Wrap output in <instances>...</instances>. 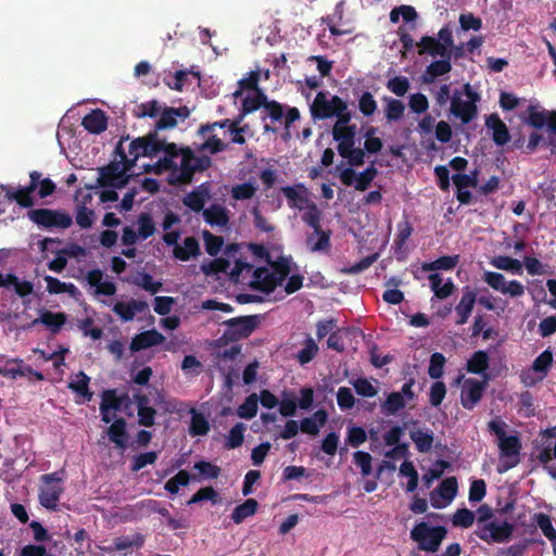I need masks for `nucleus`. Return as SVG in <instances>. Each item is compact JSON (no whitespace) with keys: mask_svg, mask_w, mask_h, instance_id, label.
<instances>
[{"mask_svg":"<svg viewBox=\"0 0 556 556\" xmlns=\"http://www.w3.org/2000/svg\"><path fill=\"white\" fill-rule=\"evenodd\" d=\"M230 125V119L216 122L202 126L199 130L203 142L200 143V150L203 152L216 153L227 147L226 126Z\"/></svg>","mask_w":556,"mask_h":556,"instance_id":"nucleus-9","label":"nucleus"},{"mask_svg":"<svg viewBox=\"0 0 556 556\" xmlns=\"http://www.w3.org/2000/svg\"><path fill=\"white\" fill-rule=\"evenodd\" d=\"M533 521L541 529L542 533L556 546V530L552 523V519L544 513H538L533 516Z\"/></svg>","mask_w":556,"mask_h":556,"instance_id":"nucleus-49","label":"nucleus"},{"mask_svg":"<svg viewBox=\"0 0 556 556\" xmlns=\"http://www.w3.org/2000/svg\"><path fill=\"white\" fill-rule=\"evenodd\" d=\"M239 122H231L230 125L226 126L227 131V143L233 142L243 144L245 142L244 134L249 131L248 126L238 127Z\"/></svg>","mask_w":556,"mask_h":556,"instance_id":"nucleus-60","label":"nucleus"},{"mask_svg":"<svg viewBox=\"0 0 556 556\" xmlns=\"http://www.w3.org/2000/svg\"><path fill=\"white\" fill-rule=\"evenodd\" d=\"M110 440L118 447L119 450L126 448L127 443V433H126V422L124 419H116L106 431Z\"/></svg>","mask_w":556,"mask_h":556,"instance_id":"nucleus-39","label":"nucleus"},{"mask_svg":"<svg viewBox=\"0 0 556 556\" xmlns=\"http://www.w3.org/2000/svg\"><path fill=\"white\" fill-rule=\"evenodd\" d=\"M386 86L395 96L404 97L410 88V83L405 76H394L387 81Z\"/></svg>","mask_w":556,"mask_h":556,"instance_id":"nucleus-57","label":"nucleus"},{"mask_svg":"<svg viewBox=\"0 0 556 556\" xmlns=\"http://www.w3.org/2000/svg\"><path fill=\"white\" fill-rule=\"evenodd\" d=\"M210 198L211 194L208 188L204 185H201L185 197L184 203L191 210L200 212L201 210H203L205 203L210 200Z\"/></svg>","mask_w":556,"mask_h":556,"instance_id":"nucleus-31","label":"nucleus"},{"mask_svg":"<svg viewBox=\"0 0 556 556\" xmlns=\"http://www.w3.org/2000/svg\"><path fill=\"white\" fill-rule=\"evenodd\" d=\"M164 141L154 136L149 138H137L128 146V152L121 154L119 161H114L108 166L98 168V184L101 187L122 188L126 185L128 177L135 175L134 167L141 156H159Z\"/></svg>","mask_w":556,"mask_h":556,"instance_id":"nucleus-1","label":"nucleus"},{"mask_svg":"<svg viewBox=\"0 0 556 556\" xmlns=\"http://www.w3.org/2000/svg\"><path fill=\"white\" fill-rule=\"evenodd\" d=\"M414 384L415 380L409 379L402 386L401 391L388 394L386 401L381 404L382 413L387 416L395 415L409 402L414 401L416 397V394L413 391Z\"/></svg>","mask_w":556,"mask_h":556,"instance_id":"nucleus-16","label":"nucleus"},{"mask_svg":"<svg viewBox=\"0 0 556 556\" xmlns=\"http://www.w3.org/2000/svg\"><path fill=\"white\" fill-rule=\"evenodd\" d=\"M261 117L264 121L265 131L277 129V124L282 125L283 110L282 106L276 102H266L263 104Z\"/></svg>","mask_w":556,"mask_h":556,"instance_id":"nucleus-22","label":"nucleus"},{"mask_svg":"<svg viewBox=\"0 0 556 556\" xmlns=\"http://www.w3.org/2000/svg\"><path fill=\"white\" fill-rule=\"evenodd\" d=\"M85 129L92 134H100L106 129L108 118L102 110H93L81 122Z\"/></svg>","mask_w":556,"mask_h":556,"instance_id":"nucleus-32","label":"nucleus"},{"mask_svg":"<svg viewBox=\"0 0 556 556\" xmlns=\"http://www.w3.org/2000/svg\"><path fill=\"white\" fill-rule=\"evenodd\" d=\"M355 392L363 397H374L378 394L379 381L376 379L357 378L351 381Z\"/></svg>","mask_w":556,"mask_h":556,"instance_id":"nucleus-46","label":"nucleus"},{"mask_svg":"<svg viewBox=\"0 0 556 556\" xmlns=\"http://www.w3.org/2000/svg\"><path fill=\"white\" fill-rule=\"evenodd\" d=\"M188 114L187 108L174 109L165 105L154 127L157 130L174 128L177 125L178 118H186Z\"/></svg>","mask_w":556,"mask_h":556,"instance_id":"nucleus-23","label":"nucleus"},{"mask_svg":"<svg viewBox=\"0 0 556 556\" xmlns=\"http://www.w3.org/2000/svg\"><path fill=\"white\" fill-rule=\"evenodd\" d=\"M483 281L494 291L510 298H520L526 293V287L518 280H507L505 276L497 271H484Z\"/></svg>","mask_w":556,"mask_h":556,"instance_id":"nucleus-14","label":"nucleus"},{"mask_svg":"<svg viewBox=\"0 0 556 556\" xmlns=\"http://www.w3.org/2000/svg\"><path fill=\"white\" fill-rule=\"evenodd\" d=\"M40 174L33 172L30 174V185L25 188H13L10 186H2V190L5 192V197L10 201H15L23 207H30L34 204L31 193L37 188Z\"/></svg>","mask_w":556,"mask_h":556,"instance_id":"nucleus-18","label":"nucleus"},{"mask_svg":"<svg viewBox=\"0 0 556 556\" xmlns=\"http://www.w3.org/2000/svg\"><path fill=\"white\" fill-rule=\"evenodd\" d=\"M419 54L427 53L432 58L452 55L454 39L452 28L447 25L438 33V38L431 36L421 37L417 43Z\"/></svg>","mask_w":556,"mask_h":556,"instance_id":"nucleus-7","label":"nucleus"},{"mask_svg":"<svg viewBox=\"0 0 556 556\" xmlns=\"http://www.w3.org/2000/svg\"><path fill=\"white\" fill-rule=\"evenodd\" d=\"M164 106L165 104H162L156 100L148 101L139 106L137 115L139 117H151L156 121L159 119Z\"/></svg>","mask_w":556,"mask_h":556,"instance_id":"nucleus-58","label":"nucleus"},{"mask_svg":"<svg viewBox=\"0 0 556 556\" xmlns=\"http://www.w3.org/2000/svg\"><path fill=\"white\" fill-rule=\"evenodd\" d=\"M291 260L281 257L278 262H270L264 267L252 270V266L248 263L237 261L230 269V276L235 281H239L240 277L252 273L250 285L253 289L269 293L282 283L291 273Z\"/></svg>","mask_w":556,"mask_h":556,"instance_id":"nucleus-3","label":"nucleus"},{"mask_svg":"<svg viewBox=\"0 0 556 556\" xmlns=\"http://www.w3.org/2000/svg\"><path fill=\"white\" fill-rule=\"evenodd\" d=\"M490 264L498 270L508 271L514 275L522 274V263L519 260L513 258L510 256H494L490 260Z\"/></svg>","mask_w":556,"mask_h":556,"instance_id":"nucleus-37","label":"nucleus"},{"mask_svg":"<svg viewBox=\"0 0 556 556\" xmlns=\"http://www.w3.org/2000/svg\"><path fill=\"white\" fill-rule=\"evenodd\" d=\"M258 397L255 393L250 394L244 402L238 407L237 415L240 418L251 419L256 416L258 408Z\"/></svg>","mask_w":556,"mask_h":556,"instance_id":"nucleus-54","label":"nucleus"},{"mask_svg":"<svg viewBox=\"0 0 556 556\" xmlns=\"http://www.w3.org/2000/svg\"><path fill=\"white\" fill-rule=\"evenodd\" d=\"M556 434V428L545 430L544 435L547 437L546 441L542 443L541 447L538 450L536 458L538 460L546 465L552 462V459L556 458V441L553 442V439Z\"/></svg>","mask_w":556,"mask_h":556,"instance_id":"nucleus-34","label":"nucleus"},{"mask_svg":"<svg viewBox=\"0 0 556 556\" xmlns=\"http://www.w3.org/2000/svg\"><path fill=\"white\" fill-rule=\"evenodd\" d=\"M179 233L169 231L164 233L163 240L168 245H175L174 255L180 261H188L198 255L199 243L193 237H187L181 244L178 243Z\"/></svg>","mask_w":556,"mask_h":556,"instance_id":"nucleus-17","label":"nucleus"},{"mask_svg":"<svg viewBox=\"0 0 556 556\" xmlns=\"http://www.w3.org/2000/svg\"><path fill=\"white\" fill-rule=\"evenodd\" d=\"M247 427L242 422L235 425L225 437V447L228 450L237 448L242 445Z\"/></svg>","mask_w":556,"mask_h":556,"instance_id":"nucleus-51","label":"nucleus"},{"mask_svg":"<svg viewBox=\"0 0 556 556\" xmlns=\"http://www.w3.org/2000/svg\"><path fill=\"white\" fill-rule=\"evenodd\" d=\"M203 216L211 226L226 227L229 222L227 208L219 204H213L204 210Z\"/></svg>","mask_w":556,"mask_h":556,"instance_id":"nucleus-36","label":"nucleus"},{"mask_svg":"<svg viewBox=\"0 0 556 556\" xmlns=\"http://www.w3.org/2000/svg\"><path fill=\"white\" fill-rule=\"evenodd\" d=\"M328 414L324 409L316 410L311 417H305L300 422V430L309 435H317L325 426Z\"/></svg>","mask_w":556,"mask_h":556,"instance_id":"nucleus-26","label":"nucleus"},{"mask_svg":"<svg viewBox=\"0 0 556 556\" xmlns=\"http://www.w3.org/2000/svg\"><path fill=\"white\" fill-rule=\"evenodd\" d=\"M76 223L83 228H90L94 223V212L85 205H78L76 210Z\"/></svg>","mask_w":556,"mask_h":556,"instance_id":"nucleus-62","label":"nucleus"},{"mask_svg":"<svg viewBox=\"0 0 556 556\" xmlns=\"http://www.w3.org/2000/svg\"><path fill=\"white\" fill-rule=\"evenodd\" d=\"M257 191V186L255 182L245 181L242 184H238L232 186L230 190V195L233 200L244 201L252 199Z\"/></svg>","mask_w":556,"mask_h":556,"instance_id":"nucleus-50","label":"nucleus"},{"mask_svg":"<svg viewBox=\"0 0 556 556\" xmlns=\"http://www.w3.org/2000/svg\"><path fill=\"white\" fill-rule=\"evenodd\" d=\"M459 262V255H446L437 258L433 262L422 263V271H434V270H451Z\"/></svg>","mask_w":556,"mask_h":556,"instance_id":"nucleus-41","label":"nucleus"},{"mask_svg":"<svg viewBox=\"0 0 556 556\" xmlns=\"http://www.w3.org/2000/svg\"><path fill=\"white\" fill-rule=\"evenodd\" d=\"M488 429L494 435L498 448L497 472L504 473L520 462V439L517 432L509 429V426L498 417L489 421Z\"/></svg>","mask_w":556,"mask_h":556,"instance_id":"nucleus-4","label":"nucleus"},{"mask_svg":"<svg viewBox=\"0 0 556 556\" xmlns=\"http://www.w3.org/2000/svg\"><path fill=\"white\" fill-rule=\"evenodd\" d=\"M189 481V473L186 470H180L175 477L170 478L165 483V490L172 494H176L178 493L179 488L188 485Z\"/></svg>","mask_w":556,"mask_h":556,"instance_id":"nucleus-63","label":"nucleus"},{"mask_svg":"<svg viewBox=\"0 0 556 556\" xmlns=\"http://www.w3.org/2000/svg\"><path fill=\"white\" fill-rule=\"evenodd\" d=\"M401 285V279L391 277L387 280L386 286L388 289L383 292L382 299L390 304H400L404 300V294L397 289Z\"/></svg>","mask_w":556,"mask_h":556,"instance_id":"nucleus-48","label":"nucleus"},{"mask_svg":"<svg viewBox=\"0 0 556 556\" xmlns=\"http://www.w3.org/2000/svg\"><path fill=\"white\" fill-rule=\"evenodd\" d=\"M42 485L39 491L40 504L50 510H56L58 502L63 493V472L41 476Z\"/></svg>","mask_w":556,"mask_h":556,"instance_id":"nucleus-12","label":"nucleus"},{"mask_svg":"<svg viewBox=\"0 0 556 556\" xmlns=\"http://www.w3.org/2000/svg\"><path fill=\"white\" fill-rule=\"evenodd\" d=\"M66 321V315L64 313H53L50 311H40L39 317L34 319L31 325L37 324L45 325L51 332L56 333L60 331L62 326Z\"/></svg>","mask_w":556,"mask_h":556,"instance_id":"nucleus-30","label":"nucleus"},{"mask_svg":"<svg viewBox=\"0 0 556 556\" xmlns=\"http://www.w3.org/2000/svg\"><path fill=\"white\" fill-rule=\"evenodd\" d=\"M21 363V359L9 361L4 367H0V375L15 379L16 377H23L26 374L33 372L30 368H26L25 370H23L20 366Z\"/></svg>","mask_w":556,"mask_h":556,"instance_id":"nucleus-59","label":"nucleus"},{"mask_svg":"<svg viewBox=\"0 0 556 556\" xmlns=\"http://www.w3.org/2000/svg\"><path fill=\"white\" fill-rule=\"evenodd\" d=\"M457 493L455 478L444 479L440 485L430 493V503L434 508H444L451 504Z\"/></svg>","mask_w":556,"mask_h":556,"instance_id":"nucleus-19","label":"nucleus"},{"mask_svg":"<svg viewBox=\"0 0 556 556\" xmlns=\"http://www.w3.org/2000/svg\"><path fill=\"white\" fill-rule=\"evenodd\" d=\"M165 341V337L155 329L143 331L131 340L130 350L134 352L159 345Z\"/></svg>","mask_w":556,"mask_h":556,"instance_id":"nucleus-25","label":"nucleus"},{"mask_svg":"<svg viewBox=\"0 0 556 556\" xmlns=\"http://www.w3.org/2000/svg\"><path fill=\"white\" fill-rule=\"evenodd\" d=\"M162 155L154 164L143 163L140 167L144 172L167 174L170 184L188 182L191 180L195 169V159L189 149L177 148L174 143H166L162 147Z\"/></svg>","mask_w":556,"mask_h":556,"instance_id":"nucleus-2","label":"nucleus"},{"mask_svg":"<svg viewBox=\"0 0 556 556\" xmlns=\"http://www.w3.org/2000/svg\"><path fill=\"white\" fill-rule=\"evenodd\" d=\"M515 530V526L507 520H491L485 525L478 526L475 533L476 535L491 544V543H507Z\"/></svg>","mask_w":556,"mask_h":556,"instance_id":"nucleus-11","label":"nucleus"},{"mask_svg":"<svg viewBox=\"0 0 556 556\" xmlns=\"http://www.w3.org/2000/svg\"><path fill=\"white\" fill-rule=\"evenodd\" d=\"M519 378L525 387L531 388L534 387L536 383L543 381L545 379V376L540 371H535L533 366H530L523 368L520 371Z\"/></svg>","mask_w":556,"mask_h":556,"instance_id":"nucleus-61","label":"nucleus"},{"mask_svg":"<svg viewBox=\"0 0 556 556\" xmlns=\"http://www.w3.org/2000/svg\"><path fill=\"white\" fill-rule=\"evenodd\" d=\"M28 217L38 226L46 228H68L72 223V216L62 211H54L50 208H37L28 212Z\"/></svg>","mask_w":556,"mask_h":556,"instance_id":"nucleus-15","label":"nucleus"},{"mask_svg":"<svg viewBox=\"0 0 556 556\" xmlns=\"http://www.w3.org/2000/svg\"><path fill=\"white\" fill-rule=\"evenodd\" d=\"M227 325L229 326L230 331L239 338L248 337L255 327V323L252 317L233 318L230 319Z\"/></svg>","mask_w":556,"mask_h":556,"instance_id":"nucleus-44","label":"nucleus"},{"mask_svg":"<svg viewBox=\"0 0 556 556\" xmlns=\"http://www.w3.org/2000/svg\"><path fill=\"white\" fill-rule=\"evenodd\" d=\"M0 288H13L15 293L24 298L34 291V285L27 280H20L13 274L3 275L0 273Z\"/></svg>","mask_w":556,"mask_h":556,"instance_id":"nucleus-27","label":"nucleus"},{"mask_svg":"<svg viewBox=\"0 0 556 556\" xmlns=\"http://www.w3.org/2000/svg\"><path fill=\"white\" fill-rule=\"evenodd\" d=\"M441 60L431 62L425 72L424 80L426 83H431L434 78L439 76H443L451 72L452 64H451V58L452 55L447 56H440Z\"/></svg>","mask_w":556,"mask_h":556,"instance_id":"nucleus-35","label":"nucleus"},{"mask_svg":"<svg viewBox=\"0 0 556 556\" xmlns=\"http://www.w3.org/2000/svg\"><path fill=\"white\" fill-rule=\"evenodd\" d=\"M280 192L287 198L288 204L292 208L304 210L312 202L308 191L303 185L282 187Z\"/></svg>","mask_w":556,"mask_h":556,"instance_id":"nucleus-21","label":"nucleus"},{"mask_svg":"<svg viewBox=\"0 0 556 556\" xmlns=\"http://www.w3.org/2000/svg\"><path fill=\"white\" fill-rule=\"evenodd\" d=\"M304 214L302 219L314 230L321 229L320 228V212L317 208L316 204L311 202L306 208L303 210Z\"/></svg>","mask_w":556,"mask_h":556,"instance_id":"nucleus-64","label":"nucleus"},{"mask_svg":"<svg viewBox=\"0 0 556 556\" xmlns=\"http://www.w3.org/2000/svg\"><path fill=\"white\" fill-rule=\"evenodd\" d=\"M45 281L47 283V291L51 294L68 293L75 296L78 293L75 285L60 281L52 276H46Z\"/></svg>","mask_w":556,"mask_h":556,"instance_id":"nucleus-47","label":"nucleus"},{"mask_svg":"<svg viewBox=\"0 0 556 556\" xmlns=\"http://www.w3.org/2000/svg\"><path fill=\"white\" fill-rule=\"evenodd\" d=\"M477 300L476 292L470 288H465L459 303L455 307L456 312V324L464 325L467 323L471 312L473 309Z\"/></svg>","mask_w":556,"mask_h":556,"instance_id":"nucleus-24","label":"nucleus"},{"mask_svg":"<svg viewBox=\"0 0 556 556\" xmlns=\"http://www.w3.org/2000/svg\"><path fill=\"white\" fill-rule=\"evenodd\" d=\"M257 74H252L248 79L240 80V89L236 90L232 96L235 99L243 97L242 111L250 113L261 108L265 97L256 89Z\"/></svg>","mask_w":556,"mask_h":556,"instance_id":"nucleus-13","label":"nucleus"},{"mask_svg":"<svg viewBox=\"0 0 556 556\" xmlns=\"http://www.w3.org/2000/svg\"><path fill=\"white\" fill-rule=\"evenodd\" d=\"M428 278L430 281V288L437 298L443 300L453 293L455 286L451 279H447L443 283V279L439 274H430Z\"/></svg>","mask_w":556,"mask_h":556,"instance_id":"nucleus-38","label":"nucleus"},{"mask_svg":"<svg viewBox=\"0 0 556 556\" xmlns=\"http://www.w3.org/2000/svg\"><path fill=\"white\" fill-rule=\"evenodd\" d=\"M311 113L313 117L325 119L330 117H337L341 119L348 117L350 114L348 104L338 96H332L329 92L319 91L312 105Z\"/></svg>","mask_w":556,"mask_h":556,"instance_id":"nucleus-6","label":"nucleus"},{"mask_svg":"<svg viewBox=\"0 0 556 556\" xmlns=\"http://www.w3.org/2000/svg\"><path fill=\"white\" fill-rule=\"evenodd\" d=\"M456 384L460 386V404L465 409H473L481 401L483 393L488 387V378L484 376L482 380L476 378H464L459 376Z\"/></svg>","mask_w":556,"mask_h":556,"instance_id":"nucleus-10","label":"nucleus"},{"mask_svg":"<svg viewBox=\"0 0 556 556\" xmlns=\"http://www.w3.org/2000/svg\"><path fill=\"white\" fill-rule=\"evenodd\" d=\"M383 102L386 118L389 122H397L404 116L406 108L401 100L391 97H384Z\"/></svg>","mask_w":556,"mask_h":556,"instance_id":"nucleus-43","label":"nucleus"},{"mask_svg":"<svg viewBox=\"0 0 556 556\" xmlns=\"http://www.w3.org/2000/svg\"><path fill=\"white\" fill-rule=\"evenodd\" d=\"M479 101V93L473 90L470 84H465L462 89L453 91L450 112L459 118L463 124H467L476 117Z\"/></svg>","mask_w":556,"mask_h":556,"instance_id":"nucleus-5","label":"nucleus"},{"mask_svg":"<svg viewBox=\"0 0 556 556\" xmlns=\"http://www.w3.org/2000/svg\"><path fill=\"white\" fill-rule=\"evenodd\" d=\"M410 439L419 452L426 453L432 447L433 432L428 429H417L410 432Z\"/></svg>","mask_w":556,"mask_h":556,"instance_id":"nucleus-45","label":"nucleus"},{"mask_svg":"<svg viewBox=\"0 0 556 556\" xmlns=\"http://www.w3.org/2000/svg\"><path fill=\"white\" fill-rule=\"evenodd\" d=\"M400 475L408 478L406 486L407 492H414L417 489L419 479L414 464L409 460H404L400 466Z\"/></svg>","mask_w":556,"mask_h":556,"instance_id":"nucleus-56","label":"nucleus"},{"mask_svg":"<svg viewBox=\"0 0 556 556\" xmlns=\"http://www.w3.org/2000/svg\"><path fill=\"white\" fill-rule=\"evenodd\" d=\"M485 125L492 130V138L497 146H504L510 140L507 126L497 115H490Z\"/></svg>","mask_w":556,"mask_h":556,"instance_id":"nucleus-29","label":"nucleus"},{"mask_svg":"<svg viewBox=\"0 0 556 556\" xmlns=\"http://www.w3.org/2000/svg\"><path fill=\"white\" fill-rule=\"evenodd\" d=\"M445 535L444 527H433L427 522L417 523L410 531V538L418 544L419 549L430 553L439 549Z\"/></svg>","mask_w":556,"mask_h":556,"instance_id":"nucleus-8","label":"nucleus"},{"mask_svg":"<svg viewBox=\"0 0 556 556\" xmlns=\"http://www.w3.org/2000/svg\"><path fill=\"white\" fill-rule=\"evenodd\" d=\"M489 367V356L484 351H477L467 362V370L472 374H482Z\"/></svg>","mask_w":556,"mask_h":556,"instance_id":"nucleus-53","label":"nucleus"},{"mask_svg":"<svg viewBox=\"0 0 556 556\" xmlns=\"http://www.w3.org/2000/svg\"><path fill=\"white\" fill-rule=\"evenodd\" d=\"M257 508V502L253 498L247 500L243 504L237 506L232 514L231 519L235 523H241L245 518L253 516Z\"/></svg>","mask_w":556,"mask_h":556,"instance_id":"nucleus-52","label":"nucleus"},{"mask_svg":"<svg viewBox=\"0 0 556 556\" xmlns=\"http://www.w3.org/2000/svg\"><path fill=\"white\" fill-rule=\"evenodd\" d=\"M351 119V115L348 117H343L341 119H337V123L333 126V138L338 141V151H349V148L354 147V138L356 134V126L350 125L349 122Z\"/></svg>","mask_w":556,"mask_h":556,"instance_id":"nucleus-20","label":"nucleus"},{"mask_svg":"<svg viewBox=\"0 0 556 556\" xmlns=\"http://www.w3.org/2000/svg\"><path fill=\"white\" fill-rule=\"evenodd\" d=\"M148 308V304L143 301L131 300L128 302H117L113 306L116 313L123 320H131L138 313H142Z\"/></svg>","mask_w":556,"mask_h":556,"instance_id":"nucleus-28","label":"nucleus"},{"mask_svg":"<svg viewBox=\"0 0 556 556\" xmlns=\"http://www.w3.org/2000/svg\"><path fill=\"white\" fill-rule=\"evenodd\" d=\"M306 247L313 253L327 252L330 248V231L314 230L306 238Z\"/></svg>","mask_w":556,"mask_h":556,"instance_id":"nucleus-33","label":"nucleus"},{"mask_svg":"<svg viewBox=\"0 0 556 556\" xmlns=\"http://www.w3.org/2000/svg\"><path fill=\"white\" fill-rule=\"evenodd\" d=\"M190 415H191V422H190L189 433L192 437L206 435L210 431V422L206 419V417L202 413H199L194 408L190 409Z\"/></svg>","mask_w":556,"mask_h":556,"instance_id":"nucleus-42","label":"nucleus"},{"mask_svg":"<svg viewBox=\"0 0 556 556\" xmlns=\"http://www.w3.org/2000/svg\"><path fill=\"white\" fill-rule=\"evenodd\" d=\"M89 381L90 378L85 372L79 371L70 381L68 388L85 401H90L92 399V393L89 391Z\"/></svg>","mask_w":556,"mask_h":556,"instance_id":"nucleus-40","label":"nucleus"},{"mask_svg":"<svg viewBox=\"0 0 556 556\" xmlns=\"http://www.w3.org/2000/svg\"><path fill=\"white\" fill-rule=\"evenodd\" d=\"M144 542L143 535L140 533H132L130 535L117 538L114 540L115 551H125L134 547H141Z\"/></svg>","mask_w":556,"mask_h":556,"instance_id":"nucleus-55","label":"nucleus"}]
</instances>
